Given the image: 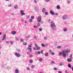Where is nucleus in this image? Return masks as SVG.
I'll return each instance as SVG.
<instances>
[{
    "instance_id": "nucleus-56",
    "label": "nucleus",
    "mask_w": 73,
    "mask_h": 73,
    "mask_svg": "<svg viewBox=\"0 0 73 73\" xmlns=\"http://www.w3.org/2000/svg\"><path fill=\"white\" fill-rule=\"evenodd\" d=\"M44 40H46L47 39V37H45L44 38Z\"/></svg>"
},
{
    "instance_id": "nucleus-36",
    "label": "nucleus",
    "mask_w": 73,
    "mask_h": 73,
    "mask_svg": "<svg viewBox=\"0 0 73 73\" xmlns=\"http://www.w3.org/2000/svg\"><path fill=\"white\" fill-rule=\"evenodd\" d=\"M7 69H8V70L9 69H11V68L9 67H7Z\"/></svg>"
},
{
    "instance_id": "nucleus-6",
    "label": "nucleus",
    "mask_w": 73,
    "mask_h": 73,
    "mask_svg": "<svg viewBox=\"0 0 73 73\" xmlns=\"http://www.w3.org/2000/svg\"><path fill=\"white\" fill-rule=\"evenodd\" d=\"M34 45H35V47H36V50H40V47L39 46H38L37 44H34Z\"/></svg>"
},
{
    "instance_id": "nucleus-33",
    "label": "nucleus",
    "mask_w": 73,
    "mask_h": 73,
    "mask_svg": "<svg viewBox=\"0 0 73 73\" xmlns=\"http://www.w3.org/2000/svg\"><path fill=\"white\" fill-rule=\"evenodd\" d=\"M41 45H42V46H43V47H45V45L44 44H43V43Z\"/></svg>"
},
{
    "instance_id": "nucleus-17",
    "label": "nucleus",
    "mask_w": 73,
    "mask_h": 73,
    "mask_svg": "<svg viewBox=\"0 0 73 73\" xmlns=\"http://www.w3.org/2000/svg\"><path fill=\"white\" fill-rule=\"evenodd\" d=\"M14 8L15 9H17V8H18V6L17 5H15L14 6Z\"/></svg>"
},
{
    "instance_id": "nucleus-32",
    "label": "nucleus",
    "mask_w": 73,
    "mask_h": 73,
    "mask_svg": "<svg viewBox=\"0 0 73 73\" xmlns=\"http://www.w3.org/2000/svg\"><path fill=\"white\" fill-rule=\"evenodd\" d=\"M39 31H42V29H41V28H40L39 29Z\"/></svg>"
},
{
    "instance_id": "nucleus-35",
    "label": "nucleus",
    "mask_w": 73,
    "mask_h": 73,
    "mask_svg": "<svg viewBox=\"0 0 73 73\" xmlns=\"http://www.w3.org/2000/svg\"><path fill=\"white\" fill-rule=\"evenodd\" d=\"M27 70H29L30 69V68H29L28 67H27Z\"/></svg>"
},
{
    "instance_id": "nucleus-53",
    "label": "nucleus",
    "mask_w": 73,
    "mask_h": 73,
    "mask_svg": "<svg viewBox=\"0 0 73 73\" xmlns=\"http://www.w3.org/2000/svg\"><path fill=\"white\" fill-rule=\"evenodd\" d=\"M23 12H24V11L23 10L21 11V13H23Z\"/></svg>"
},
{
    "instance_id": "nucleus-59",
    "label": "nucleus",
    "mask_w": 73,
    "mask_h": 73,
    "mask_svg": "<svg viewBox=\"0 0 73 73\" xmlns=\"http://www.w3.org/2000/svg\"><path fill=\"white\" fill-rule=\"evenodd\" d=\"M33 50H37V49H36V48H35L34 47L33 48Z\"/></svg>"
},
{
    "instance_id": "nucleus-43",
    "label": "nucleus",
    "mask_w": 73,
    "mask_h": 73,
    "mask_svg": "<svg viewBox=\"0 0 73 73\" xmlns=\"http://www.w3.org/2000/svg\"><path fill=\"white\" fill-rule=\"evenodd\" d=\"M51 54H52V55H54V54H55L54 53V52H52L51 53Z\"/></svg>"
},
{
    "instance_id": "nucleus-1",
    "label": "nucleus",
    "mask_w": 73,
    "mask_h": 73,
    "mask_svg": "<svg viewBox=\"0 0 73 73\" xmlns=\"http://www.w3.org/2000/svg\"><path fill=\"white\" fill-rule=\"evenodd\" d=\"M70 52V49L69 48H67V49H64L62 50V52H60L59 53V56H62L64 58H65L66 56L68 55V53Z\"/></svg>"
},
{
    "instance_id": "nucleus-39",
    "label": "nucleus",
    "mask_w": 73,
    "mask_h": 73,
    "mask_svg": "<svg viewBox=\"0 0 73 73\" xmlns=\"http://www.w3.org/2000/svg\"><path fill=\"white\" fill-rule=\"evenodd\" d=\"M10 43L11 45H13V42L11 41Z\"/></svg>"
},
{
    "instance_id": "nucleus-8",
    "label": "nucleus",
    "mask_w": 73,
    "mask_h": 73,
    "mask_svg": "<svg viewBox=\"0 0 73 73\" xmlns=\"http://www.w3.org/2000/svg\"><path fill=\"white\" fill-rule=\"evenodd\" d=\"M7 36L5 34L3 36V37L2 39V40L3 41H4V40H5V38H6Z\"/></svg>"
},
{
    "instance_id": "nucleus-2",
    "label": "nucleus",
    "mask_w": 73,
    "mask_h": 73,
    "mask_svg": "<svg viewBox=\"0 0 73 73\" xmlns=\"http://www.w3.org/2000/svg\"><path fill=\"white\" fill-rule=\"evenodd\" d=\"M50 27L53 31H56V26L55 25V23L53 21H51L50 23Z\"/></svg>"
},
{
    "instance_id": "nucleus-13",
    "label": "nucleus",
    "mask_w": 73,
    "mask_h": 73,
    "mask_svg": "<svg viewBox=\"0 0 73 73\" xmlns=\"http://www.w3.org/2000/svg\"><path fill=\"white\" fill-rule=\"evenodd\" d=\"M15 73H19V70L18 69H16L15 71Z\"/></svg>"
},
{
    "instance_id": "nucleus-63",
    "label": "nucleus",
    "mask_w": 73,
    "mask_h": 73,
    "mask_svg": "<svg viewBox=\"0 0 73 73\" xmlns=\"http://www.w3.org/2000/svg\"><path fill=\"white\" fill-rule=\"evenodd\" d=\"M68 3H70V1H67Z\"/></svg>"
},
{
    "instance_id": "nucleus-14",
    "label": "nucleus",
    "mask_w": 73,
    "mask_h": 73,
    "mask_svg": "<svg viewBox=\"0 0 73 73\" xmlns=\"http://www.w3.org/2000/svg\"><path fill=\"white\" fill-rule=\"evenodd\" d=\"M46 11V10H45V8H43L42 9V12L43 13L45 12Z\"/></svg>"
},
{
    "instance_id": "nucleus-29",
    "label": "nucleus",
    "mask_w": 73,
    "mask_h": 73,
    "mask_svg": "<svg viewBox=\"0 0 73 73\" xmlns=\"http://www.w3.org/2000/svg\"><path fill=\"white\" fill-rule=\"evenodd\" d=\"M27 43L26 42H24V43H23V45H24L26 46L27 45Z\"/></svg>"
},
{
    "instance_id": "nucleus-34",
    "label": "nucleus",
    "mask_w": 73,
    "mask_h": 73,
    "mask_svg": "<svg viewBox=\"0 0 73 73\" xmlns=\"http://www.w3.org/2000/svg\"><path fill=\"white\" fill-rule=\"evenodd\" d=\"M31 18L32 19H34L35 17L33 16H32L31 17Z\"/></svg>"
},
{
    "instance_id": "nucleus-62",
    "label": "nucleus",
    "mask_w": 73,
    "mask_h": 73,
    "mask_svg": "<svg viewBox=\"0 0 73 73\" xmlns=\"http://www.w3.org/2000/svg\"><path fill=\"white\" fill-rule=\"evenodd\" d=\"M8 7H11V5H9Z\"/></svg>"
},
{
    "instance_id": "nucleus-19",
    "label": "nucleus",
    "mask_w": 73,
    "mask_h": 73,
    "mask_svg": "<svg viewBox=\"0 0 73 73\" xmlns=\"http://www.w3.org/2000/svg\"><path fill=\"white\" fill-rule=\"evenodd\" d=\"M68 66L69 68H71V65L70 64H68Z\"/></svg>"
},
{
    "instance_id": "nucleus-45",
    "label": "nucleus",
    "mask_w": 73,
    "mask_h": 73,
    "mask_svg": "<svg viewBox=\"0 0 73 73\" xmlns=\"http://www.w3.org/2000/svg\"><path fill=\"white\" fill-rule=\"evenodd\" d=\"M21 42H24V40L22 39H21Z\"/></svg>"
},
{
    "instance_id": "nucleus-31",
    "label": "nucleus",
    "mask_w": 73,
    "mask_h": 73,
    "mask_svg": "<svg viewBox=\"0 0 73 73\" xmlns=\"http://www.w3.org/2000/svg\"><path fill=\"white\" fill-rule=\"evenodd\" d=\"M35 67V66L34 65H32L31 66V67L32 68H34Z\"/></svg>"
},
{
    "instance_id": "nucleus-42",
    "label": "nucleus",
    "mask_w": 73,
    "mask_h": 73,
    "mask_svg": "<svg viewBox=\"0 0 73 73\" xmlns=\"http://www.w3.org/2000/svg\"><path fill=\"white\" fill-rule=\"evenodd\" d=\"M34 27L35 28H37L38 27V26H34Z\"/></svg>"
},
{
    "instance_id": "nucleus-48",
    "label": "nucleus",
    "mask_w": 73,
    "mask_h": 73,
    "mask_svg": "<svg viewBox=\"0 0 73 73\" xmlns=\"http://www.w3.org/2000/svg\"><path fill=\"white\" fill-rule=\"evenodd\" d=\"M9 42L8 41H7L6 42V43L7 44H9Z\"/></svg>"
},
{
    "instance_id": "nucleus-22",
    "label": "nucleus",
    "mask_w": 73,
    "mask_h": 73,
    "mask_svg": "<svg viewBox=\"0 0 73 73\" xmlns=\"http://www.w3.org/2000/svg\"><path fill=\"white\" fill-rule=\"evenodd\" d=\"M25 38H30V36H27L25 37Z\"/></svg>"
},
{
    "instance_id": "nucleus-20",
    "label": "nucleus",
    "mask_w": 73,
    "mask_h": 73,
    "mask_svg": "<svg viewBox=\"0 0 73 73\" xmlns=\"http://www.w3.org/2000/svg\"><path fill=\"white\" fill-rule=\"evenodd\" d=\"M61 48V46H58L57 47V49H60Z\"/></svg>"
},
{
    "instance_id": "nucleus-47",
    "label": "nucleus",
    "mask_w": 73,
    "mask_h": 73,
    "mask_svg": "<svg viewBox=\"0 0 73 73\" xmlns=\"http://www.w3.org/2000/svg\"><path fill=\"white\" fill-rule=\"evenodd\" d=\"M58 73H62V72L61 71H58Z\"/></svg>"
},
{
    "instance_id": "nucleus-37",
    "label": "nucleus",
    "mask_w": 73,
    "mask_h": 73,
    "mask_svg": "<svg viewBox=\"0 0 73 73\" xmlns=\"http://www.w3.org/2000/svg\"><path fill=\"white\" fill-rule=\"evenodd\" d=\"M51 64H55V62L54 61H52L51 62Z\"/></svg>"
},
{
    "instance_id": "nucleus-23",
    "label": "nucleus",
    "mask_w": 73,
    "mask_h": 73,
    "mask_svg": "<svg viewBox=\"0 0 73 73\" xmlns=\"http://www.w3.org/2000/svg\"><path fill=\"white\" fill-rule=\"evenodd\" d=\"M21 16H23V15H25V14L24 13H21Z\"/></svg>"
},
{
    "instance_id": "nucleus-60",
    "label": "nucleus",
    "mask_w": 73,
    "mask_h": 73,
    "mask_svg": "<svg viewBox=\"0 0 73 73\" xmlns=\"http://www.w3.org/2000/svg\"><path fill=\"white\" fill-rule=\"evenodd\" d=\"M28 47H29V48H31V47H32V46H31V45H29L28 46Z\"/></svg>"
},
{
    "instance_id": "nucleus-30",
    "label": "nucleus",
    "mask_w": 73,
    "mask_h": 73,
    "mask_svg": "<svg viewBox=\"0 0 73 73\" xmlns=\"http://www.w3.org/2000/svg\"><path fill=\"white\" fill-rule=\"evenodd\" d=\"M44 14L45 15H48V13L47 12H45L44 13Z\"/></svg>"
},
{
    "instance_id": "nucleus-9",
    "label": "nucleus",
    "mask_w": 73,
    "mask_h": 73,
    "mask_svg": "<svg viewBox=\"0 0 73 73\" xmlns=\"http://www.w3.org/2000/svg\"><path fill=\"white\" fill-rule=\"evenodd\" d=\"M27 49L28 50H29L30 52H32V48L28 47Z\"/></svg>"
},
{
    "instance_id": "nucleus-26",
    "label": "nucleus",
    "mask_w": 73,
    "mask_h": 73,
    "mask_svg": "<svg viewBox=\"0 0 73 73\" xmlns=\"http://www.w3.org/2000/svg\"><path fill=\"white\" fill-rule=\"evenodd\" d=\"M33 20V19H30L29 20V21L30 23H31L32 22V21Z\"/></svg>"
},
{
    "instance_id": "nucleus-10",
    "label": "nucleus",
    "mask_w": 73,
    "mask_h": 73,
    "mask_svg": "<svg viewBox=\"0 0 73 73\" xmlns=\"http://www.w3.org/2000/svg\"><path fill=\"white\" fill-rule=\"evenodd\" d=\"M50 13L52 15H54V11L51 10L50 11Z\"/></svg>"
},
{
    "instance_id": "nucleus-15",
    "label": "nucleus",
    "mask_w": 73,
    "mask_h": 73,
    "mask_svg": "<svg viewBox=\"0 0 73 73\" xmlns=\"http://www.w3.org/2000/svg\"><path fill=\"white\" fill-rule=\"evenodd\" d=\"M56 8L57 9H60V6L59 5H57L56 6Z\"/></svg>"
},
{
    "instance_id": "nucleus-50",
    "label": "nucleus",
    "mask_w": 73,
    "mask_h": 73,
    "mask_svg": "<svg viewBox=\"0 0 73 73\" xmlns=\"http://www.w3.org/2000/svg\"><path fill=\"white\" fill-rule=\"evenodd\" d=\"M49 52L50 53H51L52 52V51L51 50H49Z\"/></svg>"
},
{
    "instance_id": "nucleus-24",
    "label": "nucleus",
    "mask_w": 73,
    "mask_h": 73,
    "mask_svg": "<svg viewBox=\"0 0 73 73\" xmlns=\"http://www.w3.org/2000/svg\"><path fill=\"white\" fill-rule=\"evenodd\" d=\"M39 60L41 62L42 61V58H39Z\"/></svg>"
},
{
    "instance_id": "nucleus-12",
    "label": "nucleus",
    "mask_w": 73,
    "mask_h": 73,
    "mask_svg": "<svg viewBox=\"0 0 73 73\" xmlns=\"http://www.w3.org/2000/svg\"><path fill=\"white\" fill-rule=\"evenodd\" d=\"M67 61L68 62H71L72 61V60L70 58H68L67 59Z\"/></svg>"
},
{
    "instance_id": "nucleus-61",
    "label": "nucleus",
    "mask_w": 73,
    "mask_h": 73,
    "mask_svg": "<svg viewBox=\"0 0 73 73\" xmlns=\"http://www.w3.org/2000/svg\"><path fill=\"white\" fill-rule=\"evenodd\" d=\"M55 15H58V13H56Z\"/></svg>"
},
{
    "instance_id": "nucleus-11",
    "label": "nucleus",
    "mask_w": 73,
    "mask_h": 73,
    "mask_svg": "<svg viewBox=\"0 0 73 73\" xmlns=\"http://www.w3.org/2000/svg\"><path fill=\"white\" fill-rule=\"evenodd\" d=\"M11 33L12 35H15V34H16V32L15 31H12Z\"/></svg>"
},
{
    "instance_id": "nucleus-3",
    "label": "nucleus",
    "mask_w": 73,
    "mask_h": 73,
    "mask_svg": "<svg viewBox=\"0 0 73 73\" xmlns=\"http://www.w3.org/2000/svg\"><path fill=\"white\" fill-rule=\"evenodd\" d=\"M15 55L17 57H21V54L17 52H15Z\"/></svg>"
},
{
    "instance_id": "nucleus-16",
    "label": "nucleus",
    "mask_w": 73,
    "mask_h": 73,
    "mask_svg": "<svg viewBox=\"0 0 73 73\" xmlns=\"http://www.w3.org/2000/svg\"><path fill=\"white\" fill-rule=\"evenodd\" d=\"M16 50L17 51V52H19V53L21 52V50L20 49H17Z\"/></svg>"
},
{
    "instance_id": "nucleus-21",
    "label": "nucleus",
    "mask_w": 73,
    "mask_h": 73,
    "mask_svg": "<svg viewBox=\"0 0 73 73\" xmlns=\"http://www.w3.org/2000/svg\"><path fill=\"white\" fill-rule=\"evenodd\" d=\"M64 64H63V63H62V62L60 63L59 64L60 66H62Z\"/></svg>"
},
{
    "instance_id": "nucleus-28",
    "label": "nucleus",
    "mask_w": 73,
    "mask_h": 73,
    "mask_svg": "<svg viewBox=\"0 0 73 73\" xmlns=\"http://www.w3.org/2000/svg\"><path fill=\"white\" fill-rule=\"evenodd\" d=\"M72 55H73L72 54H71L70 56V58H72V59H73V57H72Z\"/></svg>"
},
{
    "instance_id": "nucleus-54",
    "label": "nucleus",
    "mask_w": 73,
    "mask_h": 73,
    "mask_svg": "<svg viewBox=\"0 0 73 73\" xmlns=\"http://www.w3.org/2000/svg\"><path fill=\"white\" fill-rule=\"evenodd\" d=\"M65 73H68V70H66L65 71Z\"/></svg>"
},
{
    "instance_id": "nucleus-44",
    "label": "nucleus",
    "mask_w": 73,
    "mask_h": 73,
    "mask_svg": "<svg viewBox=\"0 0 73 73\" xmlns=\"http://www.w3.org/2000/svg\"><path fill=\"white\" fill-rule=\"evenodd\" d=\"M45 47H47L48 46V44H45Z\"/></svg>"
},
{
    "instance_id": "nucleus-41",
    "label": "nucleus",
    "mask_w": 73,
    "mask_h": 73,
    "mask_svg": "<svg viewBox=\"0 0 73 73\" xmlns=\"http://www.w3.org/2000/svg\"><path fill=\"white\" fill-rule=\"evenodd\" d=\"M45 1L46 2H49V1H50V0H45Z\"/></svg>"
},
{
    "instance_id": "nucleus-51",
    "label": "nucleus",
    "mask_w": 73,
    "mask_h": 73,
    "mask_svg": "<svg viewBox=\"0 0 73 73\" xmlns=\"http://www.w3.org/2000/svg\"><path fill=\"white\" fill-rule=\"evenodd\" d=\"M57 68H54V70H57Z\"/></svg>"
},
{
    "instance_id": "nucleus-64",
    "label": "nucleus",
    "mask_w": 73,
    "mask_h": 73,
    "mask_svg": "<svg viewBox=\"0 0 73 73\" xmlns=\"http://www.w3.org/2000/svg\"><path fill=\"white\" fill-rule=\"evenodd\" d=\"M21 21H24L23 19H21Z\"/></svg>"
},
{
    "instance_id": "nucleus-55",
    "label": "nucleus",
    "mask_w": 73,
    "mask_h": 73,
    "mask_svg": "<svg viewBox=\"0 0 73 73\" xmlns=\"http://www.w3.org/2000/svg\"><path fill=\"white\" fill-rule=\"evenodd\" d=\"M2 68H4V67H5V66H4V65H2Z\"/></svg>"
},
{
    "instance_id": "nucleus-4",
    "label": "nucleus",
    "mask_w": 73,
    "mask_h": 73,
    "mask_svg": "<svg viewBox=\"0 0 73 73\" xmlns=\"http://www.w3.org/2000/svg\"><path fill=\"white\" fill-rule=\"evenodd\" d=\"M37 20L38 22L39 23H40L41 21V16H40L38 17V18L37 19Z\"/></svg>"
},
{
    "instance_id": "nucleus-7",
    "label": "nucleus",
    "mask_w": 73,
    "mask_h": 73,
    "mask_svg": "<svg viewBox=\"0 0 73 73\" xmlns=\"http://www.w3.org/2000/svg\"><path fill=\"white\" fill-rule=\"evenodd\" d=\"M35 11H36V12H38L39 11V8L37 7H35Z\"/></svg>"
},
{
    "instance_id": "nucleus-52",
    "label": "nucleus",
    "mask_w": 73,
    "mask_h": 73,
    "mask_svg": "<svg viewBox=\"0 0 73 73\" xmlns=\"http://www.w3.org/2000/svg\"><path fill=\"white\" fill-rule=\"evenodd\" d=\"M26 17H27V19H29V16L27 15L26 16Z\"/></svg>"
},
{
    "instance_id": "nucleus-57",
    "label": "nucleus",
    "mask_w": 73,
    "mask_h": 73,
    "mask_svg": "<svg viewBox=\"0 0 73 73\" xmlns=\"http://www.w3.org/2000/svg\"><path fill=\"white\" fill-rule=\"evenodd\" d=\"M38 54H40V53H41V52H40V51H38V53H37Z\"/></svg>"
},
{
    "instance_id": "nucleus-46",
    "label": "nucleus",
    "mask_w": 73,
    "mask_h": 73,
    "mask_svg": "<svg viewBox=\"0 0 73 73\" xmlns=\"http://www.w3.org/2000/svg\"><path fill=\"white\" fill-rule=\"evenodd\" d=\"M34 2L35 3H37V0H34Z\"/></svg>"
},
{
    "instance_id": "nucleus-18",
    "label": "nucleus",
    "mask_w": 73,
    "mask_h": 73,
    "mask_svg": "<svg viewBox=\"0 0 73 73\" xmlns=\"http://www.w3.org/2000/svg\"><path fill=\"white\" fill-rule=\"evenodd\" d=\"M48 53H45V54H44V56L46 57H47V56H48Z\"/></svg>"
},
{
    "instance_id": "nucleus-40",
    "label": "nucleus",
    "mask_w": 73,
    "mask_h": 73,
    "mask_svg": "<svg viewBox=\"0 0 73 73\" xmlns=\"http://www.w3.org/2000/svg\"><path fill=\"white\" fill-rule=\"evenodd\" d=\"M29 62L30 63H32V62H33V61H32V60L31 59V60Z\"/></svg>"
},
{
    "instance_id": "nucleus-38",
    "label": "nucleus",
    "mask_w": 73,
    "mask_h": 73,
    "mask_svg": "<svg viewBox=\"0 0 73 73\" xmlns=\"http://www.w3.org/2000/svg\"><path fill=\"white\" fill-rule=\"evenodd\" d=\"M37 25L38 26V27L40 26V23H38Z\"/></svg>"
},
{
    "instance_id": "nucleus-5",
    "label": "nucleus",
    "mask_w": 73,
    "mask_h": 73,
    "mask_svg": "<svg viewBox=\"0 0 73 73\" xmlns=\"http://www.w3.org/2000/svg\"><path fill=\"white\" fill-rule=\"evenodd\" d=\"M63 20H66L68 18V16L66 15H65L62 17Z\"/></svg>"
},
{
    "instance_id": "nucleus-49",
    "label": "nucleus",
    "mask_w": 73,
    "mask_h": 73,
    "mask_svg": "<svg viewBox=\"0 0 73 73\" xmlns=\"http://www.w3.org/2000/svg\"><path fill=\"white\" fill-rule=\"evenodd\" d=\"M15 40H19V39L15 37Z\"/></svg>"
},
{
    "instance_id": "nucleus-58",
    "label": "nucleus",
    "mask_w": 73,
    "mask_h": 73,
    "mask_svg": "<svg viewBox=\"0 0 73 73\" xmlns=\"http://www.w3.org/2000/svg\"><path fill=\"white\" fill-rule=\"evenodd\" d=\"M27 55H29V54H30V53L29 52H27Z\"/></svg>"
},
{
    "instance_id": "nucleus-27",
    "label": "nucleus",
    "mask_w": 73,
    "mask_h": 73,
    "mask_svg": "<svg viewBox=\"0 0 73 73\" xmlns=\"http://www.w3.org/2000/svg\"><path fill=\"white\" fill-rule=\"evenodd\" d=\"M29 57H30V58H32L33 57V55H32V54H30L29 56Z\"/></svg>"
},
{
    "instance_id": "nucleus-25",
    "label": "nucleus",
    "mask_w": 73,
    "mask_h": 73,
    "mask_svg": "<svg viewBox=\"0 0 73 73\" xmlns=\"http://www.w3.org/2000/svg\"><path fill=\"white\" fill-rule=\"evenodd\" d=\"M63 31L64 32H66V31H67V29L66 28L64 29Z\"/></svg>"
}]
</instances>
